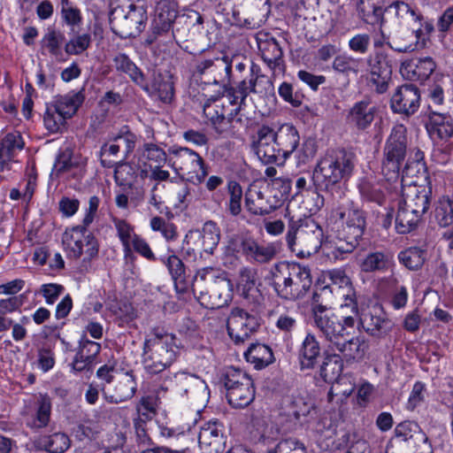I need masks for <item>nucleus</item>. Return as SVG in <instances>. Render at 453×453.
Listing matches in <instances>:
<instances>
[{
    "label": "nucleus",
    "mask_w": 453,
    "mask_h": 453,
    "mask_svg": "<svg viewBox=\"0 0 453 453\" xmlns=\"http://www.w3.org/2000/svg\"><path fill=\"white\" fill-rule=\"evenodd\" d=\"M273 90L271 79L265 75L258 65L252 63L250 77L241 81L235 87L226 88L224 99L213 100L203 106V114L215 132L224 137L234 134V121L242 104L250 93L267 94Z\"/></svg>",
    "instance_id": "f257e3e1"
},
{
    "label": "nucleus",
    "mask_w": 453,
    "mask_h": 453,
    "mask_svg": "<svg viewBox=\"0 0 453 453\" xmlns=\"http://www.w3.org/2000/svg\"><path fill=\"white\" fill-rule=\"evenodd\" d=\"M285 217L288 219L286 241L291 251L302 257L316 253L322 246V228L309 217L296 219L289 204L286 208Z\"/></svg>",
    "instance_id": "f03ea898"
},
{
    "label": "nucleus",
    "mask_w": 453,
    "mask_h": 453,
    "mask_svg": "<svg viewBox=\"0 0 453 453\" xmlns=\"http://www.w3.org/2000/svg\"><path fill=\"white\" fill-rule=\"evenodd\" d=\"M176 357L177 346L173 334L154 331L145 340L142 364L148 372L157 374L165 371L175 361Z\"/></svg>",
    "instance_id": "7ed1b4c3"
},
{
    "label": "nucleus",
    "mask_w": 453,
    "mask_h": 453,
    "mask_svg": "<svg viewBox=\"0 0 453 453\" xmlns=\"http://www.w3.org/2000/svg\"><path fill=\"white\" fill-rule=\"evenodd\" d=\"M372 8V15L364 14L362 18L367 23L379 24L383 37H385L383 27L388 24L394 27H411L422 19L417 8L400 0L393 1L385 7L373 4Z\"/></svg>",
    "instance_id": "20e7f679"
},
{
    "label": "nucleus",
    "mask_w": 453,
    "mask_h": 453,
    "mask_svg": "<svg viewBox=\"0 0 453 453\" xmlns=\"http://www.w3.org/2000/svg\"><path fill=\"white\" fill-rule=\"evenodd\" d=\"M407 129L402 125H395L386 142L381 172L388 180L399 178L400 165L407 150Z\"/></svg>",
    "instance_id": "39448f33"
},
{
    "label": "nucleus",
    "mask_w": 453,
    "mask_h": 453,
    "mask_svg": "<svg viewBox=\"0 0 453 453\" xmlns=\"http://www.w3.org/2000/svg\"><path fill=\"white\" fill-rule=\"evenodd\" d=\"M147 12L142 6L115 7L110 13L112 31L121 38L135 37L145 28Z\"/></svg>",
    "instance_id": "423d86ee"
},
{
    "label": "nucleus",
    "mask_w": 453,
    "mask_h": 453,
    "mask_svg": "<svg viewBox=\"0 0 453 453\" xmlns=\"http://www.w3.org/2000/svg\"><path fill=\"white\" fill-rule=\"evenodd\" d=\"M224 386L226 399L234 408H245L255 398V388L252 379L243 371L235 367L226 368L224 373Z\"/></svg>",
    "instance_id": "0eeeda50"
},
{
    "label": "nucleus",
    "mask_w": 453,
    "mask_h": 453,
    "mask_svg": "<svg viewBox=\"0 0 453 453\" xmlns=\"http://www.w3.org/2000/svg\"><path fill=\"white\" fill-rule=\"evenodd\" d=\"M62 242L70 258L78 259L84 255L83 260L90 261L98 255V242L85 226H75L65 229Z\"/></svg>",
    "instance_id": "6e6552de"
},
{
    "label": "nucleus",
    "mask_w": 453,
    "mask_h": 453,
    "mask_svg": "<svg viewBox=\"0 0 453 453\" xmlns=\"http://www.w3.org/2000/svg\"><path fill=\"white\" fill-rule=\"evenodd\" d=\"M172 153L175 157L174 165L188 180L195 184L204 181L209 174V167L197 152L186 147H180Z\"/></svg>",
    "instance_id": "1a4fd4ad"
},
{
    "label": "nucleus",
    "mask_w": 453,
    "mask_h": 453,
    "mask_svg": "<svg viewBox=\"0 0 453 453\" xmlns=\"http://www.w3.org/2000/svg\"><path fill=\"white\" fill-rule=\"evenodd\" d=\"M312 179L318 188L331 194L340 192V164L336 153H327L318 163Z\"/></svg>",
    "instance_id": "9d476101"
},
{
    "label": "nucleus",
    "mask_w": 453,
    "mask_h": 453,
    "mask_svg": "<svg viewBox=\"0 0 453 453\" xmlns=\"http://www.w3.org/2000/svg\"><path fill=\"white\" fill-rule=\"evenodd\" d=\"M276 137L274 127L266 124L257 126L251 137L252 150L259 160L265 165L280 162Z\"/></svg>",
    "instance_id": "9b49d317"
},
{
    "label": "nucleus",
    "mask_w": 453,
    "mask_h": 453,
    "mask_svg": "<svg viewBox=\"0 0 453 453\" xmlns=\"http://www.w3.org/2000/svg\"><path fill=\"white\" fill-rule=\"evenodd\" d=\"M269 186L251 185L245 194V206L254 215H267L280 206L282 197L273 195Z\"/></svg>",
    "instance_id": "f8f14e48"
},
{
    "label": "nucleus",
    "mask_w": 453,
    "mask_h": 453,
    "mask_svg": "<svg viewBox=\"0 0 453 453\" xmlns=\"http://www.w3.org/2000/svg\"><path fill=\"white\" fill-rule=\"evenodd\" d=\"M227 332L236 343H243L259 326L258 319L242 308H233L227 319Z\"/></svg>",
    "instance_id": "ddd939ff"
},
{
    "label": "nucleus",
    "mask_w": 453,
    "mask_h": 453,
    "mask_svg": "<svg viewBox=\"0 0 453 453\" xmlns=\"http://www.w3.org/2000/svg\"><path fill=\"white\" fill-rule=\"evenodd\" d=\"M137 390V382L133 372H121L112 385H103L101 391L109 403L119 404L134 397Z\"/></svg>",
    "instance_id": "4468645a"
},
{
    "label": "nucleus",
    "mask_w": 453,
    "mask_h": 453,
    "mask_svg": "<svg viewBox=\"0 0 453 453\" xmlns=\"http://www.w3.org/2000/svg\"><path fill=\"white\" fill-rule=\"evenodd\" d=\"M235 250L249 261L267 264L276 257L279 248L273 242L262 244L252 237H240L236 240Z\"/></svg>",
    "instance_id": "2eb2a0df"
},
{
    "label": "nucleus",
    "mask_w": 453,
    "mask_h": 453,
    "mask_svg": "<svg viewBox=\"0 0 453 453\" xmlns=\"http://www.w3.org/2000/svg\"><path fill=\"white\" fill-rule=\"evenodd\" d=\"M419 102L418 88L414 85H403L392 96L391 109L394 112L410 116L418 111Z\"/></svg>",
    "instance_id": "dca6fc26"
},
{
    "label": "nucleus",
    "mask_w": 453,
    "mask_h": 453,
    "mask_svg": "<svg viewBox=\"0 0 453 453\" xmlns=\"http://www.w3.org/2000/svg\"><path fill=\"white\" fill-rule=\"evenodd\" d=\"M196 71L201 75H207L209 82L225 84L230 81L232 64L226 57L205 59L196 65Z\"/></svg>",
    "instance_id": "f3484780"
},
{
    "label": "nucleus",
    "mask_w": 453,
    "mask_h": 453,
    "mask_svg": "<svg viewBox=\"0 0 453 453\" xmlns=\"http://www.w3.org/2000/svg\"><path fill=\"white\" fill-rule=\"evenodd\" d=\"M200 301L210 309H218L227 304L231 299V282L226 277L216 276L206 293H202Z\"/></svg>",
    "instance_id": "a211bd4d"
},
{
    "label": "nucleus",
    "mask_w": 453,
    "mask_h": 453,
    "mask_svg": "<svg viewBox=\"0 0 453 453\" xmlns=\"http://www.w3.org/2000/svg\"><path fill=\"white\" fill-rule=\"evenodd\" d=\"M421 28L411 27H394L385 39L388 40V45L395 51L407 52L415 50L420 35Z\"/></svg>",
    "instance_id": "6ab92c4d"
},
{
    "label": "nucleus",
    "mask_w": 453,
    "mask_h": 453,
    "mask_svg": "<svg viewBox=\"0 0 453 453\" xmlns=\"http://www.w3.org/2000/svg\"><path fill=\"white\" fill-rule=\"evenodd\" d=\"M431 188L418 185L416 180H410L408 185L402 186V203L426 213L429 208Z\"/></svg>",
    "instance_id": "aec40b11"
},
{
    "label": "nucleus",
    "mask_w": 453,
    "mask_h": 453,
    "mask_svg": "<svg viewBox=\"0 0 453 453\" xmlns=\"http://www.w3.org/2000/svg\"><path fill=\"white\" fill-rule=\"evenodd\" d=\"M198 443L203 453H221L225 448L222 425L216 421L205 423L200 428Z\"/></svg>",
    "instance_id": "412c9836"
},
{
    "label": "nucleus",
    "mask_w": 453,
    "mask_h": 453,
    "mask_svg": "<svg viewBox=\"0 0 453 453\" xmlns=\"http://www.w3.org/2000/svg\"><path fill=\"white\" fill-rule=\"evenodd\" d=\"M391 74L392 67L387 56L376 54L370 59L369 83L378 93H384L388 89Z\"/></svg>",
    "instance_id": "4be33fe9"
},
{
    "label": "nucleus",
    "mask_w": 453,
    "mask_h": 453,
    "mask_svg": "<svg viewBox=\"0 0 453 453\" xmlns=\"http://www.w3.org/2000/svg\"><path fill=\"white\" fill-rule=\"evenodd\" d=\"M376 111V104L370 98H365L354 104L349 109L346 115V122L358 130H365L374 120Z\"/></svg>",
    "instance_id": "5701e85b"
},
{
    "label": "nucleus",
    "mask_w": 453,
    "mask_h": 453,
    "mask_svg": "<svg viewBox=\"0 0 453 453\" xmlns=\"http://www.w3.org/2000/svg\"><path fill=\"white\" fill-rule=\"evenodd\" d=\"M177 392L188 398L196 400L207 395V385L203 380L194 374L178 372L174 375Z\"/></svg>",
    "instance_id": "b1692460"
},
{
    "label": "nucleus",
    "mask_w": 453,
    "mask_h": 453,
    "mask_svg": "<svg viewBox=\"0 0 453 453\" xmlns=\"http://www.w3.org/2000/svg\"><path fill=\"white\" fill-rule=\"evenodd\" d=\"M295 276L293 264L280 262L272 267L271 285L279 296L285 299H292L290 288H292L293 277Z\"/></svg>",
    "instance_id": "393cba45"
},
{
    "label": "nucleus",
    "mask_w": 453,
    "mask_h": 453,
    "mask_svg": "<svg viewBox=\"0 0 453 453\" xmlns=\"http://www.w3.org/2000/svg\"><path fill=\"white\" fill-rule=\"evenodd\" d=\"M274 134L277 135L275 140L280 160L283 163L296 150L300 142L299 133L292 124L285 123L274 128Z\"/></svg>",
    "instance_id": "a878e982"
},
{
    "label": "nucleus",
    "mask_w": 453,
    "mask_h": 453,
    "mask_svg": "<svg viewBox=\"0 0 453 453\" xmlns=\"http://www.w3.org/2000/svg\"><path fill=\"white\" fill-rule=\"evenodd\" d=\"M436 68V64L431 57L415 58L402 64L400 72L410 81L423 82L426 81Z\"/></svg>",
    "instance_id": "bb28decb"
},
{
    "label": "nucleus",
    "mask_w": 453,
    "mask_h": 453,
    "mask_svg": "<svg viewBox=\"0 0 453 453\" xmlns=\"http://www.w3.org/2000/svg\"><path fill=\"white\" fill-rule=\"evenodd\" d=\"M88 158L79 152H73L72 149L66 148L60 151L56 158L52 174L61 177L73 169L83 170L87 165Z\"/></svg>",
    "instance_id": "cd10ccee"
},
{
    "label": "nucleus",
    "mask_w": 453,
    "mask_h": 453,
    "mask_svg": "<svg viewBox=\"0 0 453 453\" xmlns=\"http://www.w3.org/2000/svg\"><path fill=\"white\" fill-rule=\"evenodd\" d=\"M342 296L344 298V303H342V317L346 326H352L358 317L356 293L350 279L343 274H342Z\"/></svg>",
    "instance_id": "c85d7f7f"
},
{
    "label": "nucleus",
    "mask_w": 453,
    "mask_h": 453,
    "mask_svg": "<svg viewBox=\"0 0 453 453\" xmlns=\"http://www.w3.org/2000/svg\"><path fill=\"white\" fill-rule=\"evenodd\" d=\"M353 217L344 227V245L342 243V253L351 252L358 244V240L364 234L365 218L362 212L353 211Z\"/></svg>",
    "instance_id": "c756f323"
},
{
    "label": "nucleus",
    "mask_w": 453,
    "mask_h": 453,
    "mask_svg": "<svg viewBox=\"0 0 453 453\" xmlns=\"http://www.w3.org/2000/svg\"><path fill=\"white\" fill-rule=\"evenodd\" d=\"M176 17L174 3L157 2L156 16L151 26L152 33L160 35L169 31Z\"/></svg>",
    "instance_id": "7c9ffc66"
},
{
    "label": "nucleus",
    "mask_w": 453,
    "mask_h": 453,
    "mask_svg": "<svg viewBox=\"0 0 453 453\" xmlns=\"http://www.w3.org/2000/svg\"><path fill=\"white\" fill-rule=\"evenodd\" d=\"M429 134L440 140H448L453 135V119L448 113L431 111L427 124Z\"/></svg>",
    "instance_id": "2f4dec72"
},
{
    "label": "nucleus",
    "mask_w": 453,
    "mask_h": 453,
    "mask_svg": "<svg viewBox=\"0 0 453 453\" xmlns=\"http://www.w3.org/2000/svg\"><path fill=\"white\" fill-rule=\"evenodd\" d=\"M424 214V212L415 208L407 207L405 204L399 203L395 217V229L397 233L406 234L415 230Z\"/></svg>",
    "instance_id": "473e14b6"
},
{
    "label": "nucleus",
    "mask_w": 453,
    "mask_h": 453,
    "mask_svg": "<svg viewBox=\"0 0 453 453\" xmlns=\"http://www.w3.org/2000/svg\"><path fill=\"white\" fill-rule=\"evenodd\" d=\"M318 326L330 342L328 348L332 350H340V321L334 313H326L317 319Z\"/></svg>",
    "instance_id": "72a5a7b5"
},
{
    "label": "nucleus",
    "mask_w": 453,
    "mask_h": 453,
    "mask_svg": "<svg viewBox=\"0 0 453 453\" xmlns=\"http://www.w3.org/2000/svg\"><path fill=\"white\" fill-rule=\"evenodd\" d=\"M394 434L396 439L404 442L411 441L414 445L426 443L428 441L427 436L421 430L418 424L410 420L397 424Z\"/></svg>",
    "instance_id": "f704fd0d"
},
{
    "label": "nucleus",
    "mask_w": 453,
    "mask_h": 453,
    "mask_svg": "<svg viewBox=\"0 0 453 453\" xmlns=\"http://www.w3.org/2000/svg\"><path fill=\"white\" fill-rule=\"evenodd\" d=\"M113 65L118 72L127 74L134 83L144 90H150L143 73L126 54L116 55L113 58Z\"/></svg>",
    "instance_id": "c9c22d12"
},
{
    "label": "nucleus",
    "mask_w": 453,
    "mask_h": 453,
    "mask_svg": "<svg viewBox=\"0 0 453 453\" xmlns=\"http://www.w3.org/2000/svg\"><path fill=\"white\" fill-rule=\"evenodd\" d=\"M84 98L85 96L81 90L77 92L71 91L65 96L56 97L51 104L67 119L76 113Z\"/></svg>",
    "instance_id": "e433bc0d"
},
{
    "label": "nucleus",
    "mask_w": 453,
    "mask_h": 453,
    "mask_svg": "<svg viewBox=\"0 0 453 453\" xmlns=\"http://www.w3.org/2000/svg\"><path fill=\"white\" fill-rule=\"evenodd\" d=\"M24 147V142L19 133L7 134L0 142V171L12 160L17 151Z\"/></svg>",
    "instance_id": "4c0bfd02"
},
{
    "label": "nucleus",
    "mask_w": 453,
    "mask_h": 453,
    "mask_svg": "<svg viewBox=\"0 0 453 453\" xmlns=\"http://www.w3.org/2000/svg\"><path fill=\"white\" fill-rule=\"evenodd\" d=\"M320 353L319 344L312 334H307L299 350V362L302 370L312 369Z\"/></svg>",
    "instance_id": "58836bf2"
},
{
    "label": "nucleus",
    "mask_w": 453,
    "mask_h": 453,
    "mask_svg": "<svg viewBox=\"0 0 453 453\" xmlns=\"http://www.w3.org/2000/svg\"><path fill=\"white\" fill-rule=\"evenodd\" d=\"M244 357L246 361L253 364L256 369H262L274 360L271 348L261 343H252L244 352Z\"/></svg>",
    "instance_id": "ea45409f"
},
{
    "label": "nucleus",
    "mask_w": 453,
    "mask_h": 453,
    "mask_svg": "<svg viewBox=\"0 0 453 453\" xmlns=\"http://www.w3.org/2000/svg\"><path fill=\"white\" fill-rule=\"evenodd\" d=\"M257 271L254 268L244 266L239 271L238 288L242 296L250 301H256L258 290L256 288Z\"/></svg>",
    "instance_id": "a19ab883"
},
{
    "label": "nucleus",
    "mask_w": 453,
    "mask_h": 453,
    "mask_svg": "<svg viewBox=\"0 0 453 453\" xmlns=\"http://www.w3.org/2000/svg\"><path fill=\"white\" fill-rule=\"evenodd\" d=\"M293 271L296 276L293 277L290 293L292 294V299H296L303 296L311 288V275L308 267L302 266L299 264H293Z\"/></svg>",
    "instance_id": "79ce46f5"
},
{
    "label": "nucleus",
    "mask_w": 453,
    "mask_h": 453,
    "mask_svg": "<svg viewBox=\"0 0 453 453\" xmlns=\"http://www.w3.org/2000/svg\"><path fill=\"white\" fill-rule=\"evenodd\" d=\"M332 348L326 351V357L320 367V375L326 382L338 383L340 380V357Z\"/></svg>",
    "instance_id": "37998d69"
},
{
    "label": "nucleus",
    "mask_w": 453,
    "mask_h": 453,
    "mask_svg": "<svg viewBox=\"0 0 453 453\" xmlns=\"http://www.w3.org/2000/svg\"><path fill=\"white\" fill-rule=\"evenodd\" d=\"M258 49L263 60L271 69L273 70L280 65L283 53L276 39L272 37L259 41Z\"/></svg>",
    "instance_id": "c03bdc74"
},
{
    "label": "nucleus",
    "mask_w": 453,
    "mask_h": 453,
    "mask_svg": "<svg viewBox=\"0 0 453 453\" xmlns=\"http://www.w3.org/2000/svg\"><path fill=\"white\" fill-rule=\"evenodd\" d=\"M200 236L203 250L207 254H212L220 240V229L218 225L211 220L206 221Z\"/></svg>",
    "instance_id": "a18cd8bd"
},
{
    "label": "nucleus",
    "mask_w": 453,
    "mask_h": 453,
    "mask_svg": "<svg viewBox=\"0 0 453 453\" xmlns=\"http://www.w3.org/2000/svg\"><path fill=\"white\" fill-rule=\"evenodd\" d=\"M360 323L363 327L373 336H380L387 334L391 328V323L388 319L375 316L371 313L365 314L360 318Z\"/></svg>",
    "instance_id": "49530a36"
},
{
    "label": "nucleus",
    "mask_w": 453,
    "mask_h": 453,
    "mask_svg": "<svg viewBox=\"0 0 453 453\" xmlns=\"http://www.w3.org/2000/svg\"><path fill=\"white\" fill-rule=\"evenodd\" d=\"M112 222L122 243L125 256H130L132 254L131 243L138 234H135L134 226L125 219L113 218Z\"/></svg>",
    "instance_id": "de8ad7c7"
},
{
    "label": "nucleus",
    "mask_w": 453,
    "mask_h": 453,
    "mask_svg": "<svg viewBox=\"0 0 453 453\" xmlns=\"http://www.w3.org/2000/svg\"><path fill=\"white\" fill-rule=\"evenodd\" d=\"M165 265L179 291L184 292L188 288L186 271L183 262L175 255L168 257Z\"/></svg>",
    "instance_id": "09e8293b"
},
{
    "label": "nucleus",
    "mask_w": 453,
    "mask_h": 453,
    "mask_svg": "<svg viewBox=\"0 0 453 453\" xmlns=\"http://www.w3.org/2000/svg\"><path fill=\"white\" fill-rule=\"evenodd\" d=\"M39 442L50 453H64L71 444L69 437L64 433L42 436Z\"/></svg>",
    "instance_id": "8fccbe9b"
},
{
    "label": "nucleus",
    "mask_w": 453,
    "mask_h": 453,
    "mask_svg": "<svg viewBox=\"0 0 453 453\" xmlns=\"http://www.w3.org/2000/svg\"><path fill=\"white\" fill-rule=\"evenodd\" d=\"M422 152L417 151L415 159L412 161H407L402 172V186L408 185L410 180H416L418 181L419 177L425 174V165L422 162Z\"/></svg>",
    "instance_id": "3c124183"
},
{
    "label": "nucleus",
    "mask_w": 453,
    "mask_h": 453,
    "mask_svg": "<svg viewBox=\"0 0 453 453\" xmlns=\"http://www.w3.org/2000/svg\"><path fill=\"white\" fill-rule=\"evenodd\" d=\"M426 252L418 247H410L400 252V261L411 270L419 269L426 261Z\"/></svg>",
    "instance_id": "603ef678"
},
{
    "label": "nucleus",
    "mask_w": 453,
    "mask_h": 453,
    "mask_svg": "<svg viewBox=\"0 0 453 453\" xmlns=\"http://www.w3.org/2000/svg\"><path fill=\"white\" fill-rule=\"evenodd\" d=\"M227 211L232 216H238L242 211V188L235 180L227 183Z\"/></svg>",
    "instance_id": "864d4df0"
},
{
    "label": "nucleus",
    "mask_w": 453,
    "mask_h": 453,
    "mask_svg": "<svg viewBox=\"0 0 453 453\" xmlns=\"http://www.w3.org/2000/svg\"><path fill=\"white\" fill-rule=\"evenodd\" d=\"M390 264L389 257L383 252H372L366 256L361 264V269L364 272L383 271Z\"/></svg>",
    "instance_id": "5fc2aeb1"
},
{
    "label": "nucleus",
    "mask_w": 453,
    "mask_h": 453,
    "mask_svg": "<svg viewBox=\"0 0 453 453\" xmlns=\"http://www.w3.org/2000/svg\"><path fill=\"white\" fill-rule=\"evenodd\" d=\"M66 119L57 110L53 104H48L43 116L46 129L50 133H58L64 127Z\"/></svg>",
    "instance_id": "6e6d98bb"
},
{
    "label": "nucleus",
    "mask_w": 453,
    "mask_h": 453,
    "mask_svg": "<svg viewBox=\"0 0 453 453\" xmlns=\"http://www.w3.org/2000/svg\"><path fill=\"white\" fill-rule=\"evenodd\" d=\"M65 42V35L60 31L50 30L42 38V47L47 49L49 53L56 58L62 56V45Z\"/></svg>",
    "instance_id": "4d7b16f0"
},
{
    "label": "nucleus",
    "mask_w": 453,
    "mask_h": 453,
    "mask_svg": "<svg viewBox=\"0 0 453 453\" xmlns=\"http://www.w3.org/2000/svg\"><path fill=\"white\" fill-rule=\"evenodd\" d=\"M142 157L145 158L150 167L153 166H162L163 164L166 161V153L165 151L154 143H145L142 151Z\"/></svg>",
    "instance_id": "13d9d810"
},
{
    "label": "nucleus",
    "mask_w": 453,
    "mask_h": 453,
    "mask_svg": "<svg viewBox=\"0 0 453 453\" xmlns=\"http://www.w3.org/2000/svg\"><path fill=\"white\" fill-rule=\"evenodd\" d=\"M50 411H51V403L50 398L42 397L39 403V407L36 411L35 417L33 418L31 422L28 423V426L31 428H42L45 427L50 418Z\"/></svg>",
    "instance_id": "bf43d9fd"
},
{
    "label": "nucleus",
    "mask_w": 453,
    "mask_h": 453,
    "mask_svg": "<svg viewBox=\"0 0 453 453\" xmlns=\"http://www.w3.org/2000/svg\"><path fill=\"white\" fill-rule=\"evenodd\" d=\"M435 217L440 226H453V200L442 197L436 208Z\"/></svg>",
    "instance_id": "052dcab7"
},
{
    "label": "nucleus",
    "mask_w": 453,
    "mask_h": 453,
    "mask_svg": "<svg viewBox=\"0 0 453 453\" xmlns=\"http://www.w3.org/2000/svg\"><path fill=\"white\" fill-rule=\"evenodd\" d=\"M137 419L150 420L157 414L156 399L152 395L142 396L136 404Z\"/></svg>",
    "instance_id": "680f3d73"
},
{
    "label": "nucleus",
    "mask_w": 453,
    "mask_h": 453,
    "mask_svg": "<svg viewBox=\"0 0 453 453\" xmlns=\"http://www.w3.org/2000/svg\"><path fill=\"white\" fill-rule=\"evenodd\" d=\"M150 227L153 231L160 232L168 242L176 240L178 236L177 228L174 224L165 221L161 217H153L150 219Z\"/></svg>",
    "instance_id": "e2e57ef3"
},
{
    "label": "nucleus",
    "mask_w": 453,
    "mask_h": 453,
    "mask_svg": "<svg viewBox=\"0 0 453 453\" xmlns=\"http://www.w3.org/2000/svg\"><path fill=\"white\" fill-rule=\"evenodd\" d=\"M100 350L101 345L99 343L86 339L80 342V347L75 356L93 365Z\"/></svg>",
    "instance_id": "0e129e2a"
},
{
    "label": "nucleus",
    "mask_w": 453,
    "mask_h": 453,
    "mask_svg": "<svg viewBox=\"0 0 453 453\" xmlns=\"http://www.w3.org/2000/svg\"><path fill=\"white\" fill-rule=\"evenodd\" d=\"M120 144L116 142V138L111 143H106L102 146L100 150L101 163L104 167H112L117 163L118 155L120 151Z\"/></svg>",
    "instance_id": "69168bd1"
},
{
    "label": "nucleus",
    "mask_w": 453,
    "mask_h": 453,
    "mask_svg": "<svg viewBox=\"0 0 453 453\" xmlns=\"http://www.w3.org/2000/svg\"><path fill=\"white\" fill-rule=\"evenodd\" d=\"M90 43L89 34L79 35L65 44V51L68 55H80L89 47Z\"/></svg>",
    "instance_id": "338daca9"
},
{
    "label": "nucleus",
    "mask_w": 453,
    "mask_h": 453,
    "mask_svg": "<svg viewBox=\"0 0 453 453\" xmlns=\"http://www.w3.org/2000/svg\"><path fill=\"white\" fill-rule=\"evenodd\" d=\"M363 353L360 339L358 337H353L347 341L342 347V361L344 359L349 363L351 360L359 359L362 357Z\"/></svg>",
    "instance_id": "774afa93"
}]
</instances>
